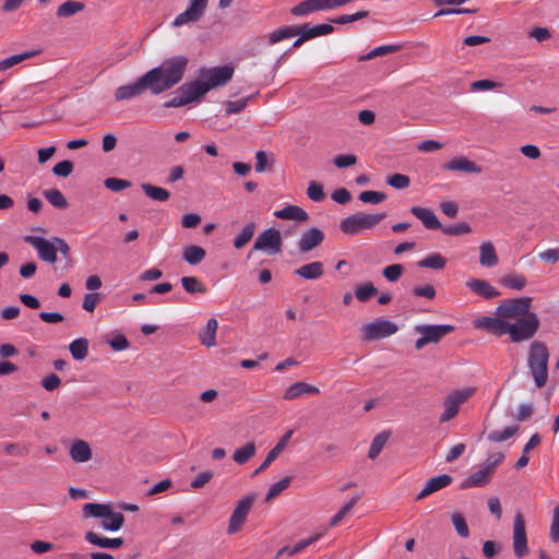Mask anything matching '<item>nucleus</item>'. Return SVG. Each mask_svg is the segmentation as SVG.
I'll use <instances>...</instances> for the list:
<instances>
[{"label": "nucleus", "mask_w": 559, "mask_h": 559, "mask_svg": "<svg viewBox=\"0 0 559 559\" xmlns=\"http://www.w3.org/2000/svg\"><path fill=\"white\" fill-rule=\"evenodd\" d=\"M24 241L37 251L38 258L41 261L51 264L57 262L55 238L50 241L43 237L28 235L24 237Z\"/></svg>", "instance_id": "obj_15"}, {"label": "nucleus", "mask_w": 559, "mask_h": 559, "mask_svg": "<svg viewBox=\"0 0 559 559\" xmlns=\"http://www.w3.org/2000/svg\"><path fill=\"white\" fill-rule=\"evenodd\" d=\"M234 72L235 68L231 64L201 68L199 78L203 81L205 87H209V91H211L212 88L227 84L231 80Z\"/></svg>", "instance_id": "obj_9"}, {"label": "nucleus", "mask_w": 559, "mask_h": 559, "mask_svg": "<svg viewBox=\"0 0 559 559\" xmlns=\"http://www.w3.org/2000/svg\"><path fill=\"white\" fill-rule=\"evenodd\" d=\"M538 258L544 262L555 264L559 261V249L549 248L543 252H539Z\"/></svg>", "instance_id": "obj_64"}, {"label": "nucleus", "mask_w": 559, "mask_h": 559, "mask_svg": "<svg viewBox=\"0 0 559 559\" xmlns=\"http://www.w3.org/2000/svg\"><path fill=\"white\" fill-rule=\"evenodd\" d=\"M404 267L402 264H391L383 269V276L389 282H396L403 274Z\"/></svg>", "instance_id": "obj_58"}, {"label": "nucleus", "mask_w": 559, "mask_h": 559, "mask_svg": "<svg viewBox=\"0 0 559 559\" xmlns=\"http://www.w3.org/2000/svg\"><path fill=\"white\" fill-rule=\"evenodd\" d=\"M455 328L451 324H419L415 326V332L420 335L415 342L417 350L423 349L430 343L440 342L445 335L452 333Z\"/></svg>", "instance_id": "obj_7"}, {"label": "nucleus", "mask_w": 559, "mask_h": 559, "mask_svg": "<svg viewBox=\"0 0 559 559\" xmlns=\"http://www.w3.org/2000/svg\"><path fill=\"white\" fill-rule=\"evenodd\" d=\"M492 473L487 468L485 465H483L478 471L471 474L462 484L463 488L468 487H481L486 485Z\"/></svg>", "instance_id": "obj_31"}, {"label": "nucleus", "mask_w": 559, "mask_h": 559, "mask_svg": "<svg viewBox=\"0 0 559 559\" xmlns=\"http://www.w3.org/2000/svg\"><path fill=\"white\" fill-rule=\"evenodd\" d=\"M500 283L504 287H508V288H511L514 290H522L526 286L527 280L523 274L511 273V274L504 275L500 280Z\"/></svg>", "instance_id": "obj_40"}, {"label": "nucleus", "mask_w": 559, "mask_h": 559, "mask_svg": "<svg viewBox=\"0 0 559 559\" xmlns=\"http://www.w3.org/2000/svg\"><path fill=\"white\" fill-rule=\"evenodd\" d=\"M452 483V477L450 475L443 474L436 477L430 478L420 492L417 495V500H421L433 492L449 486Z\"/></svg>", "instance_id": "obj_20"}, {"label": "nucleus", "mask_w": 559, "mask_h": 559, "mask_svg": "<svg viewBox=\"0 0 559 559\" xmlns=\"http://www.w3.org/2000/svg\"><path fill=\"white\" fill-rule=\"evenodd\" d=\"M496 249L490 241L483 242L479 247V263L483 266L491 267L498 264Z\"/></svg>", "instance_id": "obj_33"}, {"label": "nucleus", "mask_w": 559, "mask_h": 559, "mask_svg": "<svg viewBox=\"0 0 559 559\" xmlns=\"http://www.w3.org/2000/svg\"><path fill=\"white\" fill-rule=\"evenodd\" d=\"M85 8L84 3L79 1L69 0L60 4L56 11L58 17H70Z\"/></svg>", "instance_id": "obj_39"}, {"label": "nucleus", "mask_w": 559, "mask_h": 559, "mask_svg": "<svg viewBox=\"0 0 559 559\" xmlns=\"http://www.w3.org/2000/svg\"><path fill=\"white\" fill-rule=\"evenodd\" d=\"M397 330L399 328L394 322L385 319H378L364 325L362 337L365 341L379 340L395 334Z\"/></svg>", "instance_id": "obj_12"}, {"label": "nucleus", "mask_w": 559, "mask_h": 559, "mask_svg": "<svg viewBox=\"0 0 559 559\" xmlns=\"http://www.w3.org/2000/svg\"><path fill=\"white\" fill-rule=\"evenodd\" d=\"M294 431L288 430L282 439L276 443V445L267 453L263 463L254 471L253 475H258L265 471L272 462H274L278 455L283 452V450L287 447Z\"/></svg>", "instance_id": "obj_18"}, {"label": "nucleus", "mask_w": 559, "mask_h": 559, "mask_svg": "<svg viewBox=\"0 0 559 559\" xmlns=\"http://www.w3.org/2000/svg\"><path fill=\"white\" fill-rule=\"evenodd\" d=\"M82 511L85 518L104 519L103 524H123L126 520L123 514L115 511L110 504L85 503Z\"/></svg>", "instance_id": "obj_10"}, {"label": "nucleus", "mask_w": 559, "mask_h": 559, "mask_svg": "<svg viewBox=\"0 0 559 559\" xmlns=\"http://www.w3.org/2000/svg\"><path fill=\"white\" fill-rule=\"evenodd\" d=\"M324 240V234L317 227L310 228L308 231L302 234L299 242L298 249L300 252L306 253L317 248Z\"/></svg>", "instance_id": "obj_16"}, {"label": "nucleus", "mask_w": 559, "mask_h": 559, "mask_svg": "<svg viewBox=\"0 0 559 559\" xmlns=\"http://www.w3.org/2000/svg\"><path fill=\"white\" fill-rule=\"evenodd\" d=\"M474 326L495 336L510 335L513 343L531 340L539 328V319L536 313L527 314L519 322L510 323L503 318L481 316L475 319Z\"/></svg>", "instance_id": "obj_1"}, {"label": "nucleus", "mask_w": 559, "mask_h": 559, "mask_svg": "<svg viewBox=\"0 0 559 559\" xmlns=\"http://www.w3.org/2000/svg\"><path fill=\"white\" fill-rule=\"evenodd\" d=\"M358 199L364 203L379 204L386 199L383 192L366 190L360 192Z\"/></svg>", "instance_id": "obj_52"}, {"label": "nucleus", "mask_w": 559, "mask_h": 559, "mask_svg": "<svg viewBox=\"0 0 559 559\" xmlns=\"http://www.w3.org/2000/svg\"><path fill=\"white\" fill-rule=\"evenodd\" d=\"M401 49V46L400 45H384V46H379V47H376L374 49H372L370 52H368L367 55H364L359 58L360 61H367V60H371L376 57H381V56H385V55H389V53H393V52H396Z\"/></svg>", "instance_id": "obj_47"}, {"label": "nucleus", "mask_w": 559, "mask_h": 559, "mask_svg": "<svg viewBox=\"0 0 559 559\" xmlns=\"http://www.w3.org/2000/svg\"><path fill=\"white\" fill-rule=\"evenodd\" d=\"M254 501V495H249L240 499L231 513L229 524H242L247 519V515L251 510Z\"/></svg>", "instance_id": "obj_19"}, {"label": "nucleus", "mask_w": 559, "mask_h": 559, "mask_svg": "<svg viewBox=\"0 0 559 559\" xmlns=\"http://www.w3.org/2000/svg\"><path fill=\"white\" fill-rule=\"evenodd\" d=\"M146 90L152 92V83L147 74H143L135 82L121 85L115 91V99L122 102L142 95Z\"/></svg>", "instance_id": "obj_14"}, {"label": "nucleus", "mask_w": 559, "mask_h": 559, "mask_svg": "<svg viewBox=\"0 0 559 559\" xmlns=\"http://www.w3.org/2000/svg\"><path fill=\"white\" fill-rule=\"evenodd\" d=\"M100 301V295L98 293L86 294L82 304L84 310L93 312Z\"/></svg>", "instance_id": "obj_63"}, {"label": "nucleus", "mask_w": 559, "mask_h": 559, "mask_svg": "<svg viewBox=\"0 0 559 559\" xmlns=\"http://www.w3.org/2000/svg\"><path fill=\"white\" fill-rule=\"evenodd\" d=\"M377 293H378V290L374 287V285L372 283L368 282V283L357 286V288L355 290V296L359 301L365 302V301L369 300L371 297H373Z\"/></svg>", "instance_id": "obj_51"}, {"label": "nucleus", "mask_w": 559, "mask_h": 559, "mask_svg": "<svg viewBox=\"0 0 559 559\" xmlns=\"http://www.w3.org/2000/svg\"><path fill=\"white\" fill-rule=\"evenodd\" d=\"M518 426H510L503 430H493L488 433L487 439L491 442H502L512 438L518 432Z\"/></svg>", "instance_id": "obj_48"}, {"label": "nucleus", "mask_w": 559, "mask_h": 559, "mask_svg": "<svg viewBox=\"0 0 559 559\" xmlns=\"http://www.w3.org/2000/svg\"><path fill=\"white\" fill-rule=\"evenodd\" d=\"M389 437H390V433L386 432V431H383V432L378 433L372 439L370 448H369V452H368V457L369 459L374 460L380 454V452L382 451L383 447L388 442Z\"/></svg>", "instance_id": "obj_45"}, {"label": "nucleus", "mask_w": 559, "mask_h": 559, "mask_svg": "<svg viewBox=\"0 0 559 559\" xmlns=\"http://www.w3.org/2000/svg\"><path fill=\"white\" fill-rule=\"evenodd\" d=\"M69 350L75 360H83L88 355V340L85 337L75 338L69 345Z\"/></svg>", "instance_id": "obj_37"}, {"label": "nucleus", "mask_w": 559, "mask_h": 559, "mask_svg": "<svg viewBox=\"0 0 559 559\" xmlns=\"http://www.w3.org/2000/svg\"><path fill=\"white\" fill-rule=\"evenodd\" d=\"M532 306L531 297L509 298L504 299L496 309V314L503 318L506 321L515 320L519 322L521 319L531 314Z\"/></svg>", "instance_id": "obj_6"}, {"label": "nucleus", "mask_w": 559, "mask_h": 559, "mask_svg": "<svg viewBox=\"0 0 559 559\" xmlns=\"http://www.w3.org/2000/svg\"><path fill=\"white\" fill-rule=\"evenodd\" d=\"M411 213L415 215L427 229H439L441 224L432 210L428 207L413 206Z\"/></svg>", "instance_id": "obj_21"}, {"label": "nucleus", "mask_w": 559, "mask_h": 559, "mask_svg": "<svg viewBox=\"0 0 559 559\" xmlns=\"http://www.w3.org/2000/svg\"><path fill=\"white\" fill-rule=\"evenodd\" d=\"M255 233V224L248 223L243 226L240 234L234 239V247L236 249H241L245 247L253 237Z\"/></svg>", "instance_id": "obj_44"}, {"label": "nucleus", "mask_w": 559, "mask_h": 559, "mask_svg": "<svg viewBox=\"0 0 559 559\" xmlns=\"http://www.w3.org/2000/svg\"><path fill=\"white\" fill-rule=\"evenodd\" d=\"M188 63L187 57L174 56L147 71L146 74L152 83V94L158 95L178 84L186 73Z\"/></svg>", "instance_id": "obj_2"}, {"label": "nucleus", "mask_w": 559, "mask_h": 559, "mask_svg": "<svg viewBox=\"0 0 559 559\" xmlns=\"http://www.w3.org/2000/svg\"><path fill=\"white\" fill-rule=\"evenodd\" d=\"M466 286L476 295L485 299H493L500 296V293L489 282L479 278H471Z\"/></svg>", "instance_id": "obj_17"}, {"label": "nucleus", "mask_w": 559, "mask_h": 559, "mask_svg": "<svg viewBox=\"0 0 559 559\" xmlns=\"http://www.w3.org/2000/svg\"><path fill=\"white\" fill-rule=\"evenodd\" d=\"M141 189L146 197L154 201L166 202L170 198V193L167 189L151 183H142Z\"/></svg>", "instance_id": "obj_35"}, {"label": "nucleus", "mask_w": 559, "mask_h": 559, "mask_svg": "<svg viewBox=\"0 0 559 559\" xmlns=\"http://www.w3.org/2000/svg\"><path fill=\"white\" fill-rule=\"evenodd\" d=\"M323 263L320 261L304 264L295 270V274L304 280H318L323 275Z\"/></svg>", "instance_id": "obj_27"}, {"label": "nucleus", "mask_w": 559, "mask_h": 559, "mask_svg": "<svg viewBox=\"0 0 559 559\" xmlns=\"http://www.w3.org/2000/svg\"><path fill=\"white\" fill-rule=\"evenodd\" d=\"M182 288L188 294H205L206 286L195 276H183L180 280Z\"/></svg>", "instance_id": "obj_41"}, {"label": "nucleus", "mask_w": 559, "mask_h": 559, "mask_svg": "<svg viewBox=\"0 0 559 559\" xmlns=\"http://www.w3.org/2000/svg\"><path fill=\"white\" fill-rule=\"evenodd\" d=\"M320 390L317 386L310 385L306 382H295L292 385H289L284 395L283 399L287 401H292L295 399L300 397L305 394H319Z\"/></svg>", "instance_id": "obj_22"}, {"label": "nucleus", "mask_w": 559, "mask_h": 559, "mask_svg": "<svg viewBox=\"0 0 559 559\" xmlns=\"http://www.w3.org/2000/svg\"><path fill=\"white\" fill-rule=\"evenodd\" d=\"M442 231L445 235L459 236L472 233V228L467 223L463 222L455 225L442 227Z\"/></svg>", "instance_id": "obj_56"}, {"label": "nucleus", "mask_w": 559, "mask_h": 559, "mask_svg": "<svg viewBox=\"0 0 559 559\" xmlns=\"http://www.w3.org/2000/svg\"><path fill=\"white\" fill-rule=\"evenodd\" d=\"M474 393V388L459 389L449 393L443 401L444 409L440 415V423H447L453 419L459 414L461 405L471 399Z\"/></svg>", "instance_id": "obj_8"}, {"label": "nucleus", "mask_w": 559, "mask_h": 559, "mask_svg": "<svg viewBox=\"0 0 559 559\" xmlns=\"http://www.w3.org/2000/svg\"><path fill=\"white\" fill-rule=\"evenodd\" d=\"M73 171V163L70 160H62L56 164L52 168V173L58 177H68Z\"/></svg>", "instance_id": "obj_61"}, {"label": "nucleus", "mask_w": 559, "mask_h": 559, "mask_svg": "<svg viewBox=\"0 0 559 559\" xmlns=\"http://www.w3.org/2000/svg\"><path fill=\"white\" fill-rule=\"evenodd\" d=\"M386 183L395 189H405L409 186L411 179L403 174H394L386 179Z\"/></svg>", "instance_id": "obj_57"}, {"label": "nucleus", "mask_w": 559, "mask_h": 559, "mask_svg": "<svg viewBox=\"0 0 559 559\" xmlns=\"http://www.w3.org/2000/svg\"><path fill=\"white\" fill-rule=\"evenodd\" d=\"M333 162L337 168H345L355 165L357 157L354 154H340L334 157Z\"/></svg>", "instance_id": "obj_62"}, {"label": "nucleus", "mask_w": 559, "mask_h": 559, "mask_svg": "<svg viewBox=\"0 0 559 559\" xmlns=\"http://www.w3.org/2000/svg\"><path fill=\"white\" fill-rule=\"evenodd\" d=\"M105 187L111 191L118 192L131 186V182L120 178H107L104 182Z\"/></svg>", "instance_id": "obj_59"}, {"label": "nucleus", "mask_w": 559, "mask_h": 559, "mask_svg": "<svg viewBox=\"0 0 559 559\" xmlns=\"http://www.w3.org/2000/svg\"><path fill=\"white\" fill-rule=\"evenodd\" d=\"M282 248V236L280 230L269 228L262 231L253 243V250L265 251L270 254H276Z\"/></svg>", "instance_id": "obj_13"}, {"label": "nucleus", "mask_w": 559, "mask_h": 559, "mask_svg": "<svg viewBox=\"0 0 559 559\" xmlns=\"http://www.w3.org/2000/svg\"><path fill=\"white\" fill-rule=\"evenodd\" d=\"M206 255L205 250L197 245L187 246L183 248L182 258L190 265L201 263Z\"/></svg>", "instance_id": "obj_34"}, {"label": "nucleus", "mask_w": 559, "mask_h": 559, "mask_svg": "<svg viewBox=\"0 0 559 559\" xmlns=\"http://www.w3.org/2000/svg\"><path fill=\"white\" fill-rule=\"evenodd\" d=\"M307 195L310 200L314 202H321L325 198V193L323 191L322 185L311 181L307 189Z\"/></svg>", "instance_id": "obj_54"}, {"label": "nucleus", "mask_w": 559, "mask_h": 559, "mask_svg": "<svg viewBox=\"0 0 559 559\" xmlns=\"http://www.w3.org/2000/svg\"><path fill=\"white\" fill-rule=\"evenodd\" d=\"M298 35L297 26H284L269 35V43L271 45L277 44L284 39L292 38Z\"/></svg>", "instance_id": "obj_42"}, {"label": "nucleus", "mask_w": 559, "mask_h": 559, "mask_svg": "<svg viewBox=\"0 0 559 559\" xmlns=\"http://www.w3.org/2000/svg\"><path fill=\"white\" fill-rule=\"evenodd\" d=\"M274 216L281 219H292V221H307L308 213L297 206V205H287L281 210L274 212Z\"/></svg>", "instance_id": "obj_32"}, {"label": "nucleus", "mask_w": 559, "mask_h": 559, "mask_svg": "<svg viewBox=\"0 0 559 559\" xmlns=\"http://www.w3.org/2000/svg\"><path fill=\"white\" fill-rule=\"evenodd\" d=\"M209 92V87H205L203 81L198 78L194 81L182 84L171 99L167 100L164 106L166 108L182 107L188 104L198 102Z\"/></svg>", "instance_id": "obj_5"}, {"label": "nucleus", "mask_w": 559, "mask_h": 559, "mask_svg": "<svg viewBox=\"0 0 559 559\" xmlns=\"http://www.w3.org/2000/svg\"><path fill=\"white\" fill-rule=\"evenodd\" d=\"M385 213H365L356 212L352 215L346 216L340 222V229L347 236H356L365 230L372 229L383 218Z\"/></svg>", "instance_id": "obj_4"}, {"label": "nucleus", "mask_w": 559, "mask_h": 559, "mask_svg": "<svg viewBox=\"0 0 559 559\" xmlns=\"http://www.w3.org/2000/svg\"><path fill=\"white\" fill-rule=\"evenodd\" d=\"M85 539L88 543H91L95 546L102 547V548L117 549V548H120L123 544V542L120 537L108 538V537H104L95 532H87L85 535Z\"/></svg>", "instance_id": "obj_29"}, {"label": "nucleus", "mask_w": 559, "mask_h": 559, "mask_svg": "<svg viewBox=\"0 0 559 559\" xmlns=\"http://www.w3.org/2000/svg\"><path fill=\"white\" fill-rule=\"evenodd\" d=\"M445 265V259L440 253H432L418 262V266L441 270Z\"/></svg>", "instance_id": "obj_49"}, {"label": "nucleus", "mask_w": 559, "mask_h": 559, "mask_svg": "<svg viewBox=\"0 0 559 559\" xmlns=\"http://www.w3.org/2000/svg\"><path fill=\"white\" fill-rule=\"evenodd\" d=\"M502 85L503 84L501 82H495L491 80H478V81L472 82L471 91L472 92L490 91V90H495L498 87H502Z\"/></svg>", "instance_id": "obj_53"}, {"label": "nucleus", "mask_w": 559, "mask_h": 559, "mask_svg": "<svg viewBox=\"0 0 559 559\" xmlns=\"http://www.w3.org/2000/svg\"><path fill=\"white\" fill-rule=\"evenodd\" d=\"M548 358L547 346L542 342L534 341L530 346L527 365L537 388H543L547 383Z\"/></svg>", "instance_id": "obj_3"}, {"label": "nucleus", "mask_w": 559, "mask_h": 559, "mask_svg": "<svg viewBox=\"0 0 559 559\" xmlns=\"http://www.w3.org/2000/svg\"><path fill=\"white\" fill-rule=\"evenodd\" d=\"M45 199L55 207L59 210H64L68 207L69 203L66 197L58 189H49L44 191Z\"/></svg>", "instance_id": "obj_43"}, {"label": "nucleus", "mask_w": 559, "mask_h": 559, "mask_svg": "<svg viewBox=\"0 0 559 559\" xmlns=\"http://www.w3.org/2000/svg\"><path fill=\"white\" fill-rule=\"evenodd\" d=\"M70 456L76 463H85L92 459L90 444L83 440H75L70 448Z\"/></svg>", "instance_id": "obj_24"}, {"label": "nucleus", "mask_w": 559, "mask_h": 559, "mask_svg": "<svg viewBox=\"0 0 559 559\" xmlns=\"http://www.w3.org/2000/svg\"><path fill=\"white\" fill-rule=\"evenodd\" d=\"M318 11H321L320 0H304L290 10L295 16H306Z\"/></svg>", "instance_id": "obj_36"}, {"label": "nucleus", "mask_w": 559, "mask_h": 559, "mask_svg": "<svg viewBox=\"0 0 559 559\" xmlns=\"http://www.w3.org/2000/svg\"><path fill=\"white\" fill-rule=\"evenodd\" d=\"M443 168L448 170L464 171L472 174L481 173V167L476 165L474 162L469 160L466 157L453 158L448 164H445Z\"/></svg>", "instance_id": "obj_23"}, {"label": "nucleus", "mask_w": 559, "mask_h": 559, "mask_svg": "<svg viewBox=\"0 0 559 559\" xmlns=\"http://www.w3.org/2000/svg\"><path fill=\"white\" fill-rule=\"evenodd\" d=\"M513 550L518 558H523L528 554L527 537L525 526H514L513 531Z\"/></svg>", "instance_id": "obj_25"}, {"label": "nucleus", "mask_w": 559, "mask_h": 559, "mask_svg": "<svg viewBox=\"0 0 559 559\" xmlns=\"http://www.w3.org/2000/svg\"><path fill=\"white\" fill-rule=\"evenodd\" d=\"M356 498H353L349 500L346 504H344L331 519L330 524H337L344 520H346L347 513L353 509L354 504L356 503Z\"/></svg>", "instance_id": "obj_60"}, {"label": "nucleus", "mask_w": 559, "mask_h": 559, "mask_svg": "<svg viewBox=\"0 0 559 559\" xmlns=\"http://www.w3.org/2000/svg\"><path fill=\"white\" fill-rule=\"evenodd\" d=\"M292 483V477H284L281 480L274 483L265 497L266 501H271L272 499L276 498L278 495H281L285 489L289 487Z\"/></svg>", "instance_id": "obj_50"}, {"label": "nucleus", "mask_w": 559, "mask_h": 559, "mask_svg": "<svg viewBox=\"0 0 559 559\" xmlns=\"http://www.w3.org/2000/svg\"><path fill=\"white\" fill-rule=\"evenodd\" d=\"M217 329L218 321L215 318L209 319L205 328L199 333L201 344L206 347H214L216 345Z\"/></svg>", "instance_id": "obj_26"}, {"label": "nucleus", "mask_w": 559, "mask_h": 559, "mask_svg": "<svg viewBox=\"0 0 559 559\" xmlns=\"http://www.w3.org/2000/svg\"><path fill=\"white\" fill-rule=\"evenodd\" d=\"M40 52V50H28L19 55L11 56L9 58H5L0 61V72L8 70L27 59H31L35 56H37Z\"/></svg>", "instance_id": "obj_38"}, {"label": "nucleus", "mask_w": 559, "mask_h": 559, "mask_svg": "<svg viewBox=\"0 0 559 559\" xmlns=\"http://www.w3.org/2000/svg\"><path fill=\"white\" fill-rule=\"evenodd\" d=\"M250 97L237 99V100H228L225 103V112L227 116L240 112L249 102Z\"/></svg>", "instance_id": "obj_55"}, {"label": "nucleus", "mask_w": 559, "mask_h": 559, "mask_svg": "<svg viewBox=\"0 0 559 559\" xmlns=\"http://www.w3.org/2000/svg\"><path fill=\"white\" fill-rule=\"evenodd\" d=\"M210 0H188L187 9L171 22L173 27L198 23L205 14Z\"/></svg>", "instance_id": "obj_11"}, {"label": "nucleus", "mask_w": 559, "mask_h": 559, "mask_svg": "<svg viewBox=\"0 0 559 559\" xmlns=\"http://www.w3.org/2000/svg\"><path fill=\"white\" fill-rule=\"evenodd\" d=\"M298 34H302L307 40L316 38L318 36L331 34L334 31V27L331 24H318L310 26L309 24H304L301 26H297Z\"/></svg>", "instance_id": "obj_28"}, {"label": "nucleus", "mask_w": 559, "mask_h": 559, "mask_svg": "<svg viewBox=\"0 0 559 559\" xmlns=\"http://www.w3.org/2000/svg\"><path fill=\"white\" fill-rule=\"evenodd\" d=\"M255 454V444L253 442H249L243 447L237 449L233 455L234 461L242 465L247 463L251 457Z\"/></svg>", "instance_id": "obj_46"}, {"label": "nucleus", "mask_w": 559, "mask_h": 559, "mask_svg": "<svg viewBox=\"0 0 559 559\" xmlns=\"http://www.w3.org/2000/svg\"><path fill=\"white\" fill-rule=\"evenodd\" d=\"M322 535H323L322 532L321 533H314L311 536L299 540L294 546H284V547H282L277 551L276 558H280L283 555L293 556V555L304 550L306 547H308L309 545L313 544L318 539H320Z\"/></svg>", "instance_id": "obj_30"}]
</instances>
